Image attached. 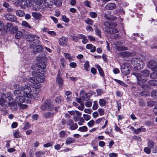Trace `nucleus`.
Instances as JSON below:
<instances>
[{
    "instance_id": "19",
    "label": "nucleus",
    "mask_w": 157,
    "mask_h": 157,
    "mask_svg": "<svg viewBox=\"0 0 157 157\" xmlns=\"http://www.w3.org/2000/svg\"><path fill=\"white\" fill-rule=\"evenodd\" d=\"M116 7V5L114 3H109L107 4L104 8L105 10H112L114 9Z\"/></svg>"
},
{
    "instance_id": "42",
    "label": "nucleus",
    "mask_w": 157,
    "mask_h": 157,
    "mask_svg": "<svg viewBox=\"0 0 157 157\" xmlns=\"http://www.w3.org/2000/svg\"><path fill=\"white\" fill-rule=\"evenodd\" d=\"M83 116L84 119L86 121H88L90 120L91 118L90 115L87 114H83Z\"/></svg>"
},
{
    "instance_id": "59",
    "label": "nucleus",
    "mask_w": 157,
    "mask_h": 157,
    "mask_svg": "<svg viewBox=\"0 0 157 157\" xmlns=\"http://www.w3.org/2000/svg\"><path fill=\"white\" fill-rule=\"evenodd\" d=\"M84 111L86 113L91 114L92 111L90 109H85L84 110Z\"/></svg>"
},
{
    "instance_id": "10",
    "label": "nucleus",
    "mask_w": 157,
    "mask_h": 157,
    "mask_svg": "<svg viewBox=\"0 0 157 157\" xmlns=\"http://www.w3.org/2000/svg\"><path fill=\"white\" fill-rule=\"evenodd\" d=\"M44 71H42L40 69H37L36 71H33L32 72V74L33 77H30L29 78H39L40 77H42L44 75Z\"/></svg>"
},
{
    "instance_id": "64",
    "label": "nucleus",
    "mask_w": 157,
    "mask_h": 157,
    "mask_svg": "<svg viewBox=\"0 0 157 157\" xmlns=\"http://www.w3.org/2000/svg\"><path fill=\"white\" fill-rule=\"evenodd\" d=\"M62 100V98L61 96L57 97L56 99V103H59L61 102Z\"/></svg>"
},
{
    "instance_id": "60",
    "label": "nucleus",
    "mask_w": 157,
    "mask_h": 157,
    "mask_svg": "<svg viewBox=\"0 0 157 157\" xmlns=\"http://www.w3.org/2000/svg\"><path fill=\"white\" fill-rule=\"evenodd\" d=\"M61 64L63 67H64L65 65L64 64L65 60L64 58H62L60 59Z\"/></svg>"
},
{
    "instance_id": "7",
    "label": "nucleus",
    "mask_w": 157,
    "mask_h": 157,
    "mask_svg": "<svg viewBox=\"0 0 157 157\" xmlns=\"http://www.w3.org/2000/svg\"><path fill=\"white\" fill-rule=\"evenodd\" d=\"M131 68V65L128 63L123 64L121 66V72L125 75L130 73V70Z\"/></svg>"
},
{
    "instance_id": "5",
    "label": "nucleus",
    "mask_w": 157,
    "mask_h": 157,
    "mask_svg": "<svg viewBox=\"0 0 157 157\" xmlns=\"http://www.w3.org/2000/svg\"><path fill=\"white\" fill-rule=\"evenodd\" d=\"M141 73H133L130 75V77L131 78H142V76L145 77L148 76L150 74V71L147 70H145L142 71Z\"/></svg>"
},
{
    "instance_id": "33",
    "label": "nucleus",
    "mask_w": 157,
    "mask_h": 157,
    "mask_svg": "<svg viewBox=\"0 0 157 157\" xmlns=\"http://www.w3.org/2000/svg\"><path fill=\"white\" fill-rule=\"evenodd\" d=\"M44 153L42 151H37L35 153V155L36 157H42V155Z\"/></svg>"
},
{
    "instance_id": "9",
    "label": "nucleus",
    "mask_w": 157,
    "mask_h": 157,
    "mask_svg": "<svg viewBox=\"0 0 157 157\" xmlns=\"http://www.w3.org/2000/svg\"><path fill=\"white\" fill-rule=\"evenodd\" d=\"M147 67L153 71L157 72V62L154 60L149 61L147 64Z\"/></svg>"
},
{
    "instance_id": "4",
    "label": "nucleus",
    "mask_w": 157,
    "mask_h": 157,
    "mask_svg": "<svg viewBox=\"0 0 157 157\" xmlns=\"http://www.w3.org/2000/svg\"><path fill=\"white\" fill-rule=\"evenodd\" d=\"M132 63L133 65L135 70H140L144 67V63L140 58H133L132 60Z\"/></svg>"
},
{
    "instance_id": "31",
    "label": "nucleus",
    "mask_w": 157,
    "mask_h": 157,
    "mask_svg": "<svg viewBox=\"0 0 157 157\" xmlns=\"http://www.w3.org/2000/svg\"><path fill=\"white\" fill-rule=\"evenodd\" d=\"M154 142L151 140H149L147 143V146L150 148H153L154 146Z\"/></svg>"
},
{
    "instance_id": "29",
    "label": "nucleus",
    "mask_w": 157,
    "mask_h": 157,
    "mask_svg": "<svg viewBox=\"0 0 157 157\" xmlns=\"http://www.w3.org/2000/svg\"><path fill=\"white\" fill-rule=\"evenodd\" d=\"M21 133L17 131H16L13 134V136L14 138H18L20 137Z\"/></svg>"
},
{
    "instance_id": "16",
    "label": "nucleus",
    "mask_w": 157,
    "mask_h": 157,
    "mask_svg": "<svg viewBox=\"0 0 157 157\" xmlns=\"http://www.w3.org/2000/svg\"><path fill=\"white\" fill-rule=\"evenodd\" d=\"M4 17L6 20L11 21H15L17 20L15 15L11 14H7L4 15Z\"/></svg>"
},
{
    "instance_id": "3",
    "label": "nucleus",
    "mask_w": 157,
    "mask_h": 157,
    "mask_svg": "<svg viewBox=\"0 0 157 157\" xmlns=\"http://www.w3.org/2000/svg\"><path fill=\"white\" fill-rule=\"evenodd\" d=\"M14 94L15 96V100L18 104H20L25 102V100L24 95L22 92L20 90H16L14 91Z\"/></svg>"
},
{
    "instance_id": "61",
    "label": "nucleus",
    "mask_w": 157,
    "mask_h": 157,
    "mask_svg": "<svg viewBox=\"0 0 157 157\" xmlns=\"http://www.w3.org/2000/svg\"><path fill=\"white\" fill-rule=\"evenodd\" d=\"M98 112L99 113L100 115L101 116L104 115V111L103 109H98Z\"/></svg>"
},
{
    "instance_id": "56",
    "label": "nucleus",
    "mask_w": 157,
    "mask_h": 157,
    "mask_svg": "<svg viewBox=\"0 0 157 157\" xmlns=\"http://www.w3.org/2000/svg\"><path fill=\"white\" fill-rule=\"evenodd\" d=\"M85 105L86 107H90L92 106V103L90 101H88L85 102Z\"/></svg>"
},
{
    "instance_id": "49",
    "label": "nucleus",
    "mask_w": 157,
    "mask_h": 157,
    "mask_svg": "<svg viewBox=\"0 0 157 157\" xmlns=\"http://www.w3.org/2000/svg\"><path fill=\"white\" fill-rule=\"evenodd\" d=\"M151 96L154 98L157 97V90H154L151 93Z\"/></svg>"
},
{
    "instance_id": "54",
    "label": "nucleus",
    "mask_w": 157,
    "mask_h": 157,
    "mask_svg": "<svg viewBox=\"0 0 157 157\" xmlns=\"http://www.w3.org/2000/svg\"><path fill=\"white\" fill-rule=\"evenodd\" d=\"M114 80L116 82L120 84L122 86H124L125 85L124 83L118 79H114Z\"/></svg>"
},
{
    "instance_id": "22",
    "label": "nucleus",
    "mask_w": 157,
    "mask_h": 157,
    "mask_svg": "<svg viewBox=\"0 0 157 157\" xmlns=\"http://www.w3.org/2000/svg\"><path fill=\"white\" fill-rule=\"evenodd\" d=\"M32 15L34 18L37 20H40L42 16V15L40 13L35 12H33Z\"/></svg>"
},
{
    "instance_id": "62",
    "label": "nucleus",
    "mask_w": 157,
    "mask_h": 157,
    "mask_svg": "<svg viewBox=\"0 0 157 157\" xmlns=\"http://www.w3.org/2000/svg\"><path fill=\"white\" fill-rule=\"evenodd\" d=\"M56 82L60 86L62 85L63 83V80L62 79H57Z\"/></svg>"
},
{
    "instance_id": "26",
    "label": "nucleus",
    "mask_w": 157,
    "mask_h": 157,
    "mask_svg": "<svg viewBox=\"0 0 157 157\" xmlns=\"http://www.w3.org/2000/svg\"><path fill=\"white\" fill-rule=\"evenodd\" d=\"M75 140L72 138L69 137L67 138L66 141V144H71L73 143Z\"/></svg>"
},
{
    "instance_id": "57",
    "label": "nucleus",
    "mask_w": 157,
    "mask_h": 157,
    "mask_svg": "<svg viewBox=\"0 0 157 157\" xmlns=\"http://www.w3.org/2000/svg\"><path fill=\"white\" fill-rule=\"evenodd\" d=\"M62 19L65 22H67L69 21V19L65 15L63 16Z\"/></svg>"
},
{
    "instance_id": "47",
    "label": "nucleus",
    "mask_w": 157,
    "mask_h": 157,
    "mask_svg": "<svg viewBox=\"0 0 157 157\" xmlns=\"http://www.w3.org/2000/svg\"><path fill=\"white\" fill-rule=\"evenodd\" d=\"M96 91L98 95L99 96L102 95L104 93V92L101 89L97 90Z\"/></svg>"
},
{
    "instance_id": "43",
    "label": "nucleus",
    "mask_w": 157,
    "mask_h": 157,
    "mask_svg": "<svg viewBox=\"0 0 157 157\" xmlns=\"http://www.w3.org/2000/svg\"><path fill=\"white\" fill-rule=\"evenodd\" d=\"M98 104L97 101H94V104L93 106V109L94 110H96L98 108Z\"/></svg>"
},
{
    "instance_id": "30",
    "label": "nucleus",
    "mask_w": 157,
    "mask_h": 157,
    "mask_svg": "<svg viewBox=\"0 0 157 157\" xmlns=\"http://www.w3.org/2000/svg\"><path fill=\"white\" fill-rule=\"evenodd\" d=\"M13 24L12 23H8L7 24V25L6 26V30L7 31H9V30H11L13 28Z\"/></svg>"
},
{
    "instance_id": "35",
    "label": "nucleus",
    "mask_w": 157,
    "mask_h": 157,
    "mask_svg": "<svg viewBox=\"0 0 157 157\" xmlns=\"http://www.w3.org/2000/svg\"><path fill=\"white\" fill-rule=\"evenodd\" d=\"M99 104L101 106H105L106 104L105 101L104 99H100L99 100Z\"/></svg>"
},
{
    "instance_id": "48",
    "label": "nucleus",
    "mask_w": 157,
    "mask_h": 157,
    "mask_svg": "<svg viewBox=\"0 0 157 157\" xmlns=\"http://www.w3.org/2000/svg\"><path fill=\"white\" fill-rule=\"evenodd\" d=\"M150 77L151 78H157V73L153 72L151 74Z\"/></svg>"
},
{
    "instance_id": "12",
    "label": "nucleus",
    "mask_w": 157,
    "mask_h": 157,
    "mask_svg": "<svg viewBox=\"0 0 157 157\" xmlns=\"http://www.w3.org/2000/svg\"><path fill=\"white\" fill-rule=\"evenodd\" d=\"M34 2L36 4L38 5H40L44 2L45 6L49 8L52 7V3L49 4L48 2H47L46 0H35L34 1Z\"/></svg>"
},
{
    "instance_id": "14",
    "label": "nucleus",
    "mask_w": 157,
    "mask_h": 157,
    "mask_svg": "<svg viewBox=\"0 0 157 157\" xmlns=\"http://www.w3.org/2000/svg\"><path fill=\"white\" fill-rule=\"evenodd\" d=\"M129 127L130 128V129H131L132 131L134 132L136 134H139L140 132L142 131L145 132L146 131L145 128L142 127L137 129H136L134 127L131 126H130Z\"/></svg>"
},
{
    "instance_id": "52",
    "label": "nucleus",
    "mask_w": 157,
    "mask_h": 157,
    "mask_svg": "<svg viewBox=\"0 0 157 157\" xmlns=\"http://www.w3.org/2000/svg\"><path fill=\"white\" fill-rule=\"evenodd\" d=\"M94 124V121L93 120H91L87 123L88 125L90 127H91Z\"/></svg>"
},
{
    "instance_id": "50",
    "label": "nucleus",
    "mask_w": 157,
    "mask_h": 157,
    "mask_svg": "<svg viewBox=\"0 0 157 157\" xmlns=\"http://www.w3.org/2000/svg\"><path fill=\"white\" fill-rule=\"evenodd\" d=\"M30 127V124L28 123H26L24 124V127L23 128V129L24 130H26L29 128Z\"/></svg>"
},
{
    "instance_id": "8",
    "label": "nucleus",
    "mask_w": 157,
    "mask_h": 157,
    "mask_svg": "<svg viewBox=\"0 0 157 157\" xmlns=\"http://www.w3.org/2000/svg\"><path fill=\"white\" fill-rule=\"evenodd\" d=\"M29 81L33 83L32 85L34 88L38 89L40 88V83L43 82L45 79H29Z\"/></svg>"
},
{
    "instance_id": "32",
    "label": "nucleus",
    "mask_w": 157,
    "mask_h": 157,
    "mask_svg": "<svg viewBox=\"0 0 157 157\" xmlns=\"http://www.w3.org/2000/svg\"><path fill=\"white\" fill-rule=\"evenodd\" d=\"M85 22L87 24L92 25L93 23V21L89 18H87L85 20Z\"/></svg>"
},
{
    "instance_id": "15",
    "label": "nucleus",
    "mask_w": 157,
    "mask_h": 157,
    "mask_svg": "<svg viewBox=\"0 0 157 157\" xmlns=\"http://www.w3.org/2000/svg\"><path fill=\"white\" fill-rule=\"evenodd\" d=\"M5 99L6 100L7 105H8L11 107H12L16 105V102L13 101V99L10 96L6 97Z\"/></svg>"
},
{
    "instance_id": "11",
    "label": "nucleus",
    "mask_w": 157,
    "mask_h": 157,
    "mask_svg": "<svg viewBox=\"0 0 157 157\" xmlns=\"http://www.w3.org/2000/svg\"><path fill=\"white\" fill-rule=\"evenodd\" d=\"M67 125L69 126L68 128L71 130H76L78 127L77 124L75 123L71 119L69 120L67 122Z\"/></svg>"
},
{
    "instance_id": "24",
    "label": "nucleus",
    "mask_w": 157,
    "mask_h": 157,
    "mask_svg": "<svg viewBox=\"0 0 157 157\" xmlns=\"http://www.w3.org/2000/svg\"><path fill=\"white\" fill-rule=\"evenodd\" d=\"M16 14L17 15L20 17H23L25 15V13L23 11L21 10H17L16 11Z\"/></svg>"
},
{
    "instance_id": "40",
    "label": "nucleus",
    "mask_w": 157,
    "mask_h": 157,
    "mask_svg": "<svg viewBox=\"0 0 157 157\" xmlns=\"http://www.w3.org/2000/svg\"><path fill=\"white\" fill-rule=\"evenodd\" d=\"M90 65L88 61H86L84 64V68L85 69L86 71H88V68L89 67Z\"/></svg>"
},
{
    "instance_id": "41",
    "label": "nucleus",
    "mask_w": 157,
    "mask_h": 157,
    "mask_svg": "<svg viewBox=\"0 0 157 157\" xmlns=\"http://www.w3.org/2000/svg\"><path fill=\"white\" fill-rule=\"evenodd\" d=\"M149 84L151 85H156L157 81L154 79L151 80L149 81Z\"/></svg>"
},
{
    "instance_id": "28",
    "label": "nucleus",
    "mask_w": 157,
    "mask_h": 157,
    "mask_svg": "<svg viewBox=\"0 0 157 157\" xmlns=\"http://www.w3.org/2000/svg\"><path fill=\"white\" fill-rule=\"evenodd\" d=\"M78 130L81 132H85L87 130V128L85 126L81 127L79 128Z\"/></svg>"
},
{
    "instance_id": "53",
    "label": "nucleus",
    "mask_w": 157,
    "mask_h": 157,
    "mask_svg": "<svg viewBox=\"0 0 157 157\" xmlns=\"http://www.w3.org/2000/svg\"><path fill=\"white\" fill-rule=\"evenodd\" d=\"M22 25L24 26L27 27L31 29V27L29 25L28 23L25 21H23L22 22Z\"/></svg>"
},
{
    "instance_id": "38",
    "label": "nucleus",
    "mask_w": 157,
    "mask_h": 157,
    "mask_svg": "<svg viewBox=\"0 0 157 157\" xmlns=\"http://www.w3.org/2000/svg\"><path fill=\"white\" fill-rule=\"evenodd\" d=\"M38 67L41 69H44L46 67V65L44 63H39V64H38Z\"/></svg>"
},
{
    "instance_id": "44",
    "label": "nucleus",
    "mask_w": 157,
    "mask_h": 157,
    "mask_svg": "<svg viewBox=\"0 0 157 157\" xmlns=\"http://www.w3.org/2000/svg\"><path fill=\"white\" fill-rule=\"evenodd\" d=\"M84 4L86 6L88 7H91L90 5H91V2L88 0H86L85 1H84L83 2Z\"/></svg>"
},
{
    "instance_id": "36",
    "label": "nucleus",
    "mask_w": 157,
    "mask_h": 157,
    "mask_svg": "<svg viewBox=\"0 0 157 157\" xmlns=\"http://www.w3.org/2000/svg\"><path fill=\"white\" fill-rule=\"evenodd\" d=\"M66 134V132L62 130L60 131L59 133V136L60 138H63V137Z\"/></svg>"
},
{
    "instance_id": "34",
    "label": "nucleus",
    "mask_w": 157,
    "mask_h": 157,
    "mask_svg": "<svg viewBox=\"0 0 157 157\" xmlns=\"http://www.w3.org/2000/svg\"><path fill=\"white\" fill-rule=\"evenodd\" d=\"M22 35V33L21 31H18L16 33L15 36V37L16 39H20Z\"/></svg>"
},
{
    "instance_id": "45",
    "label": "nucleus",
    "mask_w": 157,
    "mask_h": 157,
    "mask_svg": "<svg viewBox=\"0 0 157 157\" xmlns=\"http://www.w3.org/2000/svg\"><path fill=\"white\" fill-rule=\"evenodd\" d=\"M90 15L92 18H95L97 17V14L95 12H91L90 13Z\"/></svg>"
},
{
    "instance_id": "20",
    "label": "nucleus",
    "mask_w": 157,
    "mask_h": 157,
    "mask_svg": "<svg viewBox=\"0 0 157 157\" xmlns=\"http://www.w3.org/2000/svg\"><path fill=\"white\" fill-rule=\"evenodd\" d=\"M54 111H49L43 114L44 117L45 118H51L53 117L54 114Z\"/></svg>"
},
{
    "instance_id": "13",
    "label": "nucleus",
    "mask_w": 157,
    "mask_h": 157,
    "mask_svg": "<svg viewBox=\"0 0 157 157\" xmlns=\"http://www.w3.org/2000/svg\"><path fill=\"white\" fill-rule=\"evenodd\" d=\"M35 45V44L33 45V52L34 54H36L38 52H39L41 51L43 48L40 45Z\"/></svg>"
},
{
    "instance_id": "2",
    "label": "nucleus",
    "mask_w": 157,
    "mask_h": 157,
    "mask_svg": "<svg viewBox=\"0 0 157 157\" xmlns=\"http://www.w3.org/2000/svg\"><path fill=\"white\" fill-rule=\"evenodd\" d=\"M40 109L42 110H45L47 109L48 111H52L54 110L56 112H57L59 108L54 107L53 102L50 100H47L41 105Z\"/></svg>"
},
{
    "instance_id": "55",
    "label": "nucleus",
    "mask_w": 157,
    "mask_h": 157,
    "mask_svg": "<svg viewBox=\"0 0 157 157\" xmlns=\"http://www.w3.org/2000/svg\"><path fill=\"white\" fill-rule=\"evenodd\" d=\"M19 104L20 108L22 109H25L28 107L27 105L26 104H23L21 103Z\"/></svg>"
},
{
    "instance_id": "18",
    "label": "nucleus",
    "mask_w": 157,
    "mask_h": 157,
    "mask_svg": "<svg viewBox=\"0 0 157 157\" xmlns=\"http://www.w3.org/2000/svg\"><path fill=\"white\" fill-rule=\"evenodd\" d=\"M110 25V22L109 21H106L104 23V25L105 27L104 28L105 31L109 34H111V31L109 29Z\"/></svg>"
},
{
    "instance_id": "58",
    "label": "nucleus",
    "mask_w": 157,
    "mask_h": 157,
    "mask_svg": "<svg viewBox=\"0 0 157 157\" xmlns=\"http://www.w3.org/2000/svg\"><path fill=\"white\" fill-rule=\"evenodd\" d=\"M64 55L66 58L70 60L72 58L71 57L70 54H69L65 53H64Z\"/></svg>"
},
{
    "instance_id": "51",
    "label": "nucleus",
    "mask_w": 157,
    "mask_h": 157,
    "mask_svg": "<svg viewBox=\"0 0 157 157\" xmlns=\"http://www.w3.org/2000/svg\"><path fill=\"white\" fill-rule=\"evenodd\" d=\"M110 29L115 28L117 26V24L115 22H110Z\"/></svg>"
},
{
    "instance_id": "17",
    "label": "nucleus",
    "mask_w": 157,
    "mask_h": 157,
    "mask_svg": "<svg viewBox=\"0 0 157 157\" xmlns=\"http://www.w3.org/2000/svg\"><path fill=\"white\" fill-rule=\"evenodd\" d=\"M6 95L4 93H2L1 94V98H0V105L3 106L4 105H7V104L5 99Z\"/></svg>"
},
{
    "instance_id": "6",
    "label": "nucleus",
    "mask_w": 157,
    "mask_h": 157,
    "mask_svg": "<svg viewBox=\"0 0 157 157\" xmlns=\"http://www.w3.org/2000/svg\"><path fill=\"white\" fill-rule=\"evenodd\" d=\"M27 39L28 41H33L36 45L39 44L40 43V37L37 35L29 34L27 36Z\"/></svg>"
},
{
    "instance_id": "25",
    "label": "nucleus",
    "mask_w": 157,
    "mask_h": 157,
    "mask_svg": "<svg viewBox=\"0 0 157 157\" xmlns=\"http://www.w3.org/2000/svg\"><path fill=\"white\" fill-rule=\"evenodd\" d=\"M116 49L118 51L126 50L128 49L127 48L124 46H117L116 48Z\"/></svg>"
},
{
    "instance_id": "21",
    "label": "nucleus",
    "mask_w": 157,
    "mask_h": 157,
    "mask_svg": "<svg viewBox=\"0 0 157 157\" xmlns=\"http://www.w3.org/2000/svg\"><path fill=\"white\" fill-rule=\"evenodd\" d=\"M67 40L68 39L67 38L63 36L59 40V44L63 46L67 44Z\"/></svg>"
},
{
    "instance_id": "63",
    "label": "nucleus",
    "mask_w": 157,
    "mask_h": 157,
    "mask_svg": "<svg viewBox=\"0 0 157 157\" xmlns=\"http://www.w3.org/2000/svg\"><path fill=\"white\" fill-rule=\"evenodd\" d=\"M144 151L148 154H150L151 152L150 149L147 147H146L144 148Z\"/></svg>"
},
{
    "instance_id": "37",
    "label": "nucleus",
    "mask_w": 157,
    "mask_h": 157,
    "mask_svg": "<svg viewBox=\"0 0 157 157\" xmlns=\"http://www.w3.org/2000/svg\"><path fill=\"white\" fill-rule=\"evenodd\" d=\"M105 120V119L104 118V117L100 118L97 120L95 121V123L96 124H98L101 123V122H103Z\"/></svg>"
},
{
    "instance_id": "1",
    "label": "nucleus",
    "mask_w": 157,
    "mask_h": 157,
    "mask_svg": "<svg viewBox=\"0 0 157 157\" xmlns=\"http://www.w3.org/2000/svg\"><path fill=\"white\" fill-rule=\"evenodd\" d=\"M19 88L21 89V91L24 92L27 98L36 100L39 96V90H35L31 94V89L29 87L25 86L23 89H22V87L21 89L20 87H19Z\"/></svg>"
},
{
    "instance_id": "23",
    "label": "nucleus",
    "mask_w": 157,
    "mask_h": 157,
    "mask_svg": "<svg viewBox=\"0 0 157 157\" xmlns=\"http://www.w3.org/2000/svg\"><path fill=\"white\" fill-rule=\"evenodd\" d=\"M95 67L98 69L100 75L102 77L104 76V74L103 71L100 66L98 65H95Z\"/></svg>"
},
{
    "instance_id": "39",
    "label": "nucleus",
    "mask_w": 157,
    "mask_h": 157,
    "mask_svg": "<svg viewBox=\"0 0 157 157\" xmlns=\"http://www.w3.org/2000/svg\"><path fill=\"white\" fill-rule=\"evenodd\" d=\"M95 31L96 34L101 37V31L96 26H95Z\"/></svg>"
},
{
    "instance_id": "27",
    "label": "nucleus",
    "mask_w": 157,
    "mask_h": 157,
    "mask_svg": "<svg viewBox=\"0 0 157 157\" xmlns=\"http://www.w3.org/2000/svg\"><path fill=\"white\" fill-rule=\"evenodd\" d=\"M52 2H54L53 3L56 6H60L62 5L61 2L59 0H56V1L53 0Z\"/></svg>"
},
{
    "instance_id": "46",
    "label": "nucleus",
    "mask_w": 157,
    "mask_h": 157,
    "mask_svg": "<svg viewBox=\"0 0 157 157\" xmlns=\"http://www.w3.org/2000/svg\"><path fill=\"white\" fill-rule=\"evenodd\" d=\"M53 144V142H50L48 143L44 144L43 146L45 147H49L52 146Z\"/></svg>"
}]
</instances>
